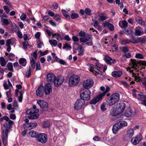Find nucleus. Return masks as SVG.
<instances>
[{"label":"nucleus","instance_id":"f257e3e1","mask_svg":"<svg viewBox=\"0 0 146 146\" xmlns=\"http://www.w3.org/2000/svg\"><path fill=\"white\" fill-rule=\"evenodd\" d=\"M120 95L119 93H115L112 94L108 99L107 104L111 106L118 102L119 100Z\"/></svg>","mask_w":146,"mask_h":146},{"label":"nucleus","instance_id":"f03ea898","mask_svg":"<svg viewBox=\"0 0 146 146\" xmlns=\"http://www.w3.org/2000/svg\"><path fill=\"white\" fill-rule=\"evenodd\" d=\"M127 123L124 121H121L115 123L113 126L112 131L114 134H116L117 132L123 127L127 125Z\"/></svg>","mask_w":146,"mask_h":146},{"label":"nucleus","instance_id":"7ed1b4c3","mask_svg":"<svg viewBox=\"0 0 146 146\" xmlns=\"http://www.w3.org/2000/svg\"><path fill=\"white\" fill-rule=\"evenodd\" d=\"M80 80L78 76L73 75L71 76L69 79V84L70 86H74L78 84Z\"/></svg>","mask_w":146,"mask_h":146},{"label":"nucleus","instance_id":"20e7f679","mask_svg":"<svg viewBox=\"0 0 146 146\" xmlns=\"http://www.w3.org/2000/svg\"><path fill=\"white\" fill-rule=\"evenodd\" d=\"M39 110H27V114L31 115L28 117L29 119H33L38 118L39 117V115L37 114L39 112Z\"/></svg>","mask_w":146,"mask_h":146},{"label":"nucleus","instance_id":"39448f33","mask_svg":"<svg viewBox=\"0 0 146 146\" xmlns=\"http://www.w3.org/2000/svg\"><path fill=\"white\" fill-rule=\"evenodd\" d=\"M90 92L88 90H81L80 94V99L84 101L89 100L90 98Z\"/></svg>","mask_w":146,"mask_h":146},{"label":"nucleus","instance_id":"423d86ee","mask_svg":"<svg viewBox=\"0 0 146 146\" xmlns=\"http://www.w3.org/2000/svg\"><path fill=\"white\" fill-rule=\"evenodd\" d=\"M36 139L38 142L43 144L47 141L48 137L45 134L41 133L38 135Z\"/></svg>","mask_w":146,"mask_h":146},{"label":"nucleus","instance_id":"0eeeda50","mask_svg":"<svg viewBox=\"0 0 146 146\" xmlns=\"http://www.w3.org/2000/svg\"><path fill=\"white\" fill-rule=\"evenodd\" d=\"M64 78L62 76H59L56 77L54 83L55 87H58L60 86L64 81Z\"/></svg>","mask_w":146,"mask_h":146},{"label":"nucleus","instance_id":"6e6552de","mask_svg":"<svg viewBox=\"0 0 146 146\" xmlns=\"http://www.w3.org/2000/svg\"><path fill=\"white\" fill-rule=\"evenodd\" d=\"M123 114L126 117H129L137 113V110H122Z\"/></svg>","mask_w":146,"mask_h":146},{"label":"nucleus","instance_id":"1a4fd4ad","mask_svg":"<svg viewBox=\"0 0 146 146\" xmlns=\"http://www.w3.org/2000/svg\"><path fill=\"white\" fill-rule=\"evenodd\" d=\"M94 84V82L92 80H87L84 81L83 83V86L85 89H88L92 87Z\"/></svg>","mask_w":146,"mask_h":146},{"label":"nucleus","instance_id":"9d476101","mask_svg":"<svg viewBox=\"0 0 146 146\" xmlns=\"http://www.w3.org/2000/svg\"><path fill=\"white\" fill-rule=\"evenodd\" d=\"M56 76L52 73H49L47 74L46 76L47 81L48 84H52L54 82Z\"/></svg>","mask_w":146,"mask_h":146},{"label":"nucleus","instance_id":"9b49d317","mask_svg":"<svg viewBox=\"0 0 146 146\" xmlns=\"http://www.w3.org/2000/svg\"><path fill=\"white\" fill-rule=\"evenodd\" d=\"M85 103V101L82 99L77 100L75 104L74 108L76 110H80Z\"/></svg>","mask_w":146,"mask_h":146},{"label":"nucleus","instance_id":"f8f14e48","mask_svg":"<svg viewBox=\"0 0 146 146\" xmlns=\"http://www.w3.org/2000/svg\"><path fill=\"white\" fill-rule=\"evenodd\" d=\"M142 139V135L140 133L137 136L133 137L131 139V142L133 144L135 145L138 144Z\"/></svg>","mask_w":146,"mask_h":146},{"label":"nucleus","instance_id":"ddd939ff","mask_svg":"<svg viewBox=\"0 0 146 146\" xmlns=\"http://www.w3.org/2000/svg\"><path fill=\"white\" fill-rule=\"evenodd\" d=\"M126 105L124 102H120L115 104L113 107V110H125Z\"/></svg>","mask_w":146,"mask_h":146},{"label":"nucleus","instance_id":"4468645a","mask_svg":"<svg viewBox=\"0 0 146 146\" xmlns=\"http://www.w3.org/2000/svg\"><path fill=\"white\" fill-rule=\"evenodd\" d=\"M137 97L141 103L146 106V96H145L143 94H138Z\"/></svg>","mask_w":146,"mask_h":146},{"label":"nucleus","instance_id":"2eb2a0df","mask_svg":"<svg viewBox=\"0 0 146 146\" xmlns=\"http://www.w3.org/2000/svg\"><path fill=\"white\" fill-rule=\"evenodd\" d=\"M44 87L42 85H40L36 91V94L37 96L42 97L44 94Z\"/></svg>","mask_w":146,"mask_h":146},{"label":"nucleus","instance_id":"dca6fc26","mask_svg":"<svg viewBox=\"0 0 146 146\" xmlns=\"http://www.w3.org/2000/svg\"><path fill=\"white\" fill-rule=\"evenodd\" d=\"M50 84H46L44 88L45 94L47 95H49L52 92V88Z\"/></svg>","mask_w":146,"mask_h":146},{"label":"nucleus","instance_id":"f3484780","mask_svg":"<svg viewBox=\"0 0 146 146\" xmlns=\"http://www.w3.org/2000/svg\"><path fill=\"white\" fill-rule=\"evenodd\" d=\"M37 103L41 108L47 109L48 108V104L46 102L43 100H39L37 101Z\"/></svg>","mask_w":146,"mask_h":146},{"label":"nucleus","instance_id":"a211bd4d","mask_svg":"<svg viewBox=\"0 0 146 146\" xmlns=\"http://www.w3.org/2000/svg\"><path fill=\"white\" fill-rule=\"evenodd\" d=\"M104 60L109 65H111L112 63H115L116 61L115 59L113 60L112 58H110L107 55H106L104 58Z\"/></svg>","mask_w":146,"mask_h":146},{"label":"nucleus","instance_id":"6ab92c4d","mask_svg":"<svg viewBox=\"0 0 146 146\" xmlns=\"http://www.w3.org/2000/svg\"><path fill=\"white\" fill-rule=\"evenodd\" d=\"M135 34L136 36H141L144 34V32L143 31L142 29L139 27H136L135 29Z\"/></svg>","mask_w":146,"mask_h":146},{"label":"nucleus","instance_id":"aec40b11","mask_svg":"<svg viewBox=\"0 0 146 146\" xmlns=\"http://www.w3.org/2000/svg\"><path fill=\"white\" fill-rule=\"evenodd\" d=\"M102 96L101 94L98 95L93 99L91 100L90 101V104H96L101 99H102Z\"/></svg>","mask_w":146,"mask_h":146},{"label":"nucleus","instance_id":"412c9836","mask_svg":"<svg viewBox=\"0 0 146 146\" xmlns=\"http://www.w3.org/2000/svg\"><path fill=\"white\" fill-rule=\"evenodd\" d=\"M131 62L132 64V65L131 66V67L132 68L134 69V70L136 71H138V70L136 67H138L139 66V63L138 62L136 61L135 60H133L131 59Z\"/></svg>","mask_w":146,"mask_h":146},{"label":"nucleus","instance_id":"4be33fe9","mask_svg":"<svg viewBox=\"0 0 146 146\" xmlns=\"http://www.w3.org/2000/svg\"><path fill=\"white\" fill-rule=\"evenodd\" d=\"M122 74V72L121 71H114L111 73L112 76L115 78L119 77Z\"/></svg>","mask_w":146,"mask_h":146},{"label":"nucleus","instance_id":"5701e85b","mask_svg":"<svg viewBox=\"0 0 146 146\" xmlns=\"http://www.w3.org/2000/svg\"><path fill=\"white\" fill-rule=\"evenodd\" d=\"M122 110H111L110 114L113 116H116L123 112Z\"/></svg>","mask_w":146,"mask_h":146},{"label":"nucleus","instance_id":"b1692460","mask_svg":"<svg viewBox=\"0 0 146 146\" xmlns=\"http://www.w3.org/2000/svg\"><path fill=\"white\" fill-rule=\"evenodd\" d=\"M140 38L132 37L130 40V43L137 44L140 42Z\"/></svg>","mask_w":146,"mask_h":146},{"label":"nucleus","instance_id":"393cba45","mask_svg":"<svg viewBox=\"0 0 146 146\" xmlns=\"http://www.w3.org/2000/svg\"><path fill=\"white\" fill-rule=\"evenodd\" d=\"M29 134L32 137L36 138V139L38 135V133L36 131L32 130L30 131Z\"/></svg>","mask_w":146,"mask_h":146},{"label":"nucleus","instance_id":"a878e982","mask_svg":"<svg viewBox=\"0 0 146 146\" xmlns=\"http://www.w3.org/2000/svg\"><path fill=\"white\" fill-rule=\"evenodd\" d=\"M134 134L133 129H129L127 132V136L129 138H131Z\"/></svg>","mask_w":146,"mask_h":146},{"label":"nucleus","instance_id":"bb28decb","mask_svg":"<svg viewBox=\"0 0 146 146\" xmlns=\"http://www.w3.org/2000/svg\"><path fill=\"white\" fill-rule=\"evenodd\" d=\"M30 58L31 61V65L32 68L34 69L35 68V65H36L35 60L32 57H30Z\"/></svg>","mask_w":146,"mask_h":146},{"label":"nucleus","instance_id":"cd10ccee","mask_svg":"<svg viewBox=\"0 0 146 146\" xmlns=\"http://www.w3.org/2000/svg\"><path fill=\"white\" fill-rule=\"evenodd\" d=\"M129 70L130 73H132V76L135 78V81L137 82L140 81V79L139 77L136 76V74L132 72L133 70H132L131 69H130Z\"/></svg>","mask_w":146,"mask_h":146},{"label":"nucleus","instance_id":"c85d7f7f","mask_svg":"<svg viewBox=\"0 0 146 146\" xmlns=\"http://www.w3.org/2000/svg\"><path fill=\"white\" fill-rule=\"evenodd\" d=\"M106 25L108 27V28L110 30L113 31L114 30V27L112 24L109 22H106Z\"/></svg>","mask_w":146,"mask_h":146},{"label":"nucleus","instance_id":"c756f323","mask_svg":"<svg viewBox=\"0 0 146 146\" xmlns=\"http://www.w3.org/2000/svg\"><path fill=\"white\" fill-rule=\"evenodd\" d=\"M19 63L23 66H25L26 64V61L25 59L21 58L19 60Z\"/></svg>","mask_w":146,"mask_h":146},{"label":"nucleus","instance_id":"7c9ffc66","mask_svg":"<svg viewBox=\"0 0 146 146\" xmlns=\"http://www.w3.org/2000/svg\"><path fill=\"white\" fill-rule=\"evenodd\" d=\"M89 36L88 37L89 39L88 41L86 42V44L88 46H92L93 45V43L92 42V39L91 36L89 35Z\"/></svg>","mask_w":146,"mask_h":146},{"label":"nucleus","instance_id":"2f4dec72","mask_svg":"<svg viewBox=\"0 0 146 146\" xmlns=\"http://www.w3.org/2000/svg\"><path fill=\"white\" fill-rule=\"evenodd\" d=\"M3 126L5 127V132L6 136H8V134L9 131L8 129V124L7 123L3 124Z\"/></svg>","mask_w":146,"mask_h":146},{"label":"nucleus","instance_id":"473e14b6","mask_svg":"<svg viewBox=\"0 0 146 146\" xmlns=\"http://www.w3.org/2000/svg\"><path fill=\"white\" fill-rule=\"evenodd\" d=\"M52 36L53 38L55 37L57 40H62L61 36L59 34L55 33L54 34H52Z\"/></svg>","mask_w":146,"mask_h":146},{"label":"nucleus","instance_id":"72a5a7b5","mask_svg":"<svg viewBox=\"0 0 146 146\" xmlns=\"http://www.w3.org/2000/svg\"><path fill=\"white\" fill-rule=\"evenodd\" d=\"M1 22L3 25L6 26L8 25L9 23L8 20L6 18H2Z\"/></svg>","mask_w":146,"mask_h":146},{"label":"nucleus","instance_id":"f704fd0d","mask_svg":"<svg viewBox=\"0 0 146 146\" xmlns=\"http://www.w3.org/2000/svg\"><path fill=\"white\" fill-rule=\"evenodd\" d=\"M124 32L127 35H132L133 34V31L130 29L124 30Z\"/></svg>","mask_w":146,"mask_h":146},{"label":"nucleus","instance_id":"c9c22d12","mask_svg":"<svg viewBox=\"0 0 146 146\" xmlns=\"http://www.w3.org/2000/svg\"><path fill=\"white\" fill-rule=\"evenodd\" d=\"M15 55L13 53H10L7 58L9 60L11 61L14 60L15 59Z\"/></svg>","mask_w":146,"mask_h":146},{"label":"nucleus","instance_id":"e433bc0d","mask_svg":"<svg viewBox=\"0 0 146 146\" xmlns=\"http://www.w3.org/2000/svg\"><path fill=\"white\" fill-rule=\"evenodd\" d=\"M0 62L1 65L2 66H5L6 64V62L5 60V59L3 57L0 58Z\"/></svg>","mask_w":146,"mask_h":146},{"label":"nucleus","instance_id":"4c0bfd02","mask_svg":"<svg viewBox=\"0 0 146 146\" xmlns=\"http://www.w3.org/2000/svg\"><path fill=\"white\" fill-rule=\"evenodd\" d=\"M24 92L23 90H21L20 92V95L18 97V101L19 102H21L22 100L23 94Z\"/></svg>","mask_w":146,"mask_h":146},{"label":"nucleus","instance_id":"58836bf2","mask_svg":"<svg viewBox=\"0 0 146 146\" xmlns=\"http://www.w3.org/2000/svg\"><path fill=\"white\" fill-rule=\"evenodd\" d=\"M63 49H66V50H70L71 48V46L67 43H66L63 47Z\"/></svg>","mask_w":146,"mask_h":146},{"label":"nucleus","instance_id":"ea45409f","mask_svg":"<svg viewBox=\"0 0 146 146\" xmlns=\"http://www.w3.org/2000/svg\"><path fill=\"white\" fill-rule=\"evenodd\" d=\"M50 123L48 121H44L43 123V127L44 128L48 127H49L50 125Z\"/></svg>","mask_w":146,"mask_h":146},{"label":"nucleus","instance_id":"a19ab883","mask_svg":"<svg viewBox=\"0 0 146 146\" xmlns=\"http://www.w3.org/2000/svg\"><path fill=\"white\" fill-rule=\"evenodd\" d=\"M7 67L8 68L9 70L12 71L13 70V64L12 63L9 62L7 65Z\"/></svg>","mask_w":146,"mask_h":146},{"label":"nucleus","instance_id":"79ce46f5","mask_svg":"<svg viewBox=\"0 0 146 146\" xmlns=\"http://www.w3.org/2000/svg\"><path fill=\"white\" fill-rule=\"evenodd\" d=\"M140 81L142 82L143 86L144 88L146 87V78L140 79Z\"/></svg>","mask_w":146,"mask_h":146},{"label":"nucleus","instance_id":"37998d69","mask_svg":"<svg viewBox=\"0 0 146 146\" xmlns=\"http://www.w3.org/2000/svg\"><path fill=\"white\" fill-rule=\"evenodd\" d=\"M28 69V70L27 71V72L25 74V76L26 77L29 78L30 77L31 75V68L30 66H29Z\"/></svg>","mask_w":146,"mask_h":146},{"label":"nucleus","instance_id":"c03bdc74","mask_svg":"<svg viewBox=\"0 0 146 146\" xmlns=\"http://www.w3.org/2000/svg\"><path fill=\"white\" fill-rule=\"evenodd\" d=\"M84 12L88 16H90L91 15V10L89 8H86L85 9Z\"/></svg>","mask_w":146,"mask_h":146},{"label":"nucleus","instance_id":"a18cd8bd","mask_svg":"<svg viewBox=\"0 0 146 146\" xmlns=\"http://www.w3.org/2000/svg\"><path fill=\"white\" fill-rule=\"evenodd\" d=\"M49 42L50 44L52 46H55L57 45V41L56 40H50L49 41Z\"/></svg>","mask_w":146,"mask_h":146},{"label":"nucleus","instance_id":"49530a36","mask_svg":"<svg viewBox=\"0 0 146 146\" xmlns=\"http://www.w3.org/2000/svg\"><path fill=\"white\" fill-rule=\"evenodd\" d=\"M122 26H119L122 28H126L127 27L128 23L126 21L124 20L122 21Z\"/></svg>","mask_w":146,"mask_h":146},{"label":"nucleus","instance_id":"de8ad7c7","mask_svg":"<svg viewBox=\"0 0 146 146\" xmlns=\"http://www.w3.org/2000/svg\"><path fill=\"white\" fill-rule=\"evenodd\" d=\"M28 126L31 128H34L37 126V124L36 123H28Z\"/></svg>","mask_w":146,"mask_h":146},{"label":"nucleus","instance_id":"09e8293b","mask_svg":"<svg viewBox=\"0 0 146 146\" xmlns=\"http://www.w3.org/2000/svg\"><path fill=\"white\" fill-rule=\"evenodd\" d=\"M130 43V40L128 39H125L122 40L121 42V43L122 44L125 45L127 44H129Z\"/></svg>","mask_w":146,"mask_h":146},{"label":"nucleus","instance_id":"8fccbe9b","mask_svg":"<svg viewBox=\"0 0 146 146\" xmlns=\"http://www.w3.org/2000/svg\"><path fill=\"white\" fill-rule=\"evenodd\" d=\"M108 17L105 15H104L103 14H102L100 16L99 18V20L101 21H103L107 19Z\"/></svg>","mask_w":146,"mask_h":146},{"label":"nucleus","instance_id":"3c124183","mask_svg":"<svg viewBox=\"0 0 146 146\" xmlns=\"http://www.w3.org/2000/svg\"><path fill=\"white\" fill-rule=\"evenodd\" d=\"M80 40L81 42L86 43V42L88 41V39L85 38H81L80 39Z\"/></svg>","mask_w":146,"mask_h":146},{"label":"nucleus","instance_id":"603ef678","mask_svg":"<svg viewBox=\"0 0 146 146\" xmlns=\"http://www.w3.org/2000/svg\"><path fill=\"white\" fill-rule=\"evenodd\" d=\"M138 94V92L136 90H133L132 95L133 96L137 99V97Z\"/></svg>","mask_w":146,"mask_h":146},{"label":"nucleus","instance_id":"864d4df0","mask_svg":"<svg viewBox=\"0 0 146 146\" xmlns=\"http://www.w3.org/2000/svg\"><path fill=\"white\" fill-rule=\"evenodd\" d=\"M9 119V118L7 116L5 115L0 118V121L2 122L3 121V120H5L6 121H8Z\"/></svg>","mask_w":146,"mask_h":146},{"label":"nucleus","instance_id":"5fc2aeb1","mask_svg":"<svg viewBox=\"0 0 146 146\" xmlns=\"http://www.w3.org/2000/svg\"><path fill=\"white\" fill-rule=\"evenodd\" d=\"M32 56H33V58L34 59L36 60L37 58V52L35 51L32 54H31Z\"/></svg>","mask_w":146,"mask_h":146},{"label":"nucleus","instance_id":"6e6d98bb","mask_svg":"<svg viewBox=\"0 0 146 146\" xmlns=\"http://www.w3.org/2000/svg\"><path fill=\"white\" fill-rule=\"evenodd\" d=\"M78 14L76 13H73L71 15V18L73 19H74L78 17Z\"/></svg>","mask_w":146,"mask_h":146},{"label":"nucleus","instance_id":"4d7b16f0","mask_svg":"<svg viewBox=\"0 0 146 146\" xmlns=\"http://www.w3.org/2000/svg\"><path fill=\"white\" fill-rule=\"evenodd\" d=\"M135 57L139 59H143V56L140 53H137L136 54Z\"/></svg>","mask_w":146,"mask_h":146},{"label":"nucleus","instance_id":"13d9d810","mask_svg":"<svg viewBox=\"0 0 146 146\" xmlns=\"http://www.w3.org/2000/svg\"><path fill=\"white\" fill-rule=\"evenodd\" d=\"M3 9L6 13L8 14L9 13L10 10L8 6H3Z\"/></svg>","mask_w":146,"mask_h":146},{"label":"nucleus","instance_id":"bf43d9fd","mask_svg":"<svg viewBox=\"0 0 146 146\" xmlns=\"http://www.w3.org/2000/svg\"><path fill=\"white\" fill-rule=\"evenodd\" d=\"M43 45V44L42 42L39 41L37 42V45L38 48H41Z\"/></svg>","mask_w":146,"mask_h":146},{"label":"nucleus","instance_id":"052dcab7","mask_svg":"<svg viewBox=\"0 0 146 146\" xmlns=\"http://www.w3.org/2000/svg\"><path fill=\"white\" fill-rule=\"evenodd\" d=\"M3 1L10 7L11 8L12 7L11 3L8 0H3Z\"/></svg>","mask_w":146,"mask_h":146},{"label":"nucleus","instance_id":"680f3d73","mask_svg":"<svg viewBox=\"0 0 146 146\" xmlns=\"http://www.w3.org/2000/svg\"><path fill=\"white\" fill-rule=\"evenodd\" d=\"M23 47L25 49H26L29 46L28 42H23Z\"/></svg>","mask_w":146,"mask_h":146},{"label":"nucleus","instance_id":"e2e57ef3","mask_svg":"<svg viewBox=\"0 0 146 146\" xmlns=\"http://www.w3.org/2000/svg\"><path fill=\"white\" fill-rule=\"evenodd\" d=\"M137 22L138 24L141 25H144L145 24L143 20L141 19H138L137 20Z\"/></svg>","mask_w":146,"mask_h":146},{"label":"nucleus","instance_id":"0e129e2a","mask_svg":"<svg viewBox=\"0 0 146 146\" xmlns=\"http://www.w3.org/2000/svg\"><path fill=\"white\" fill-rule=\"evenodd\" d=\"M27 15L24 13H23L20 17V19L21 20L24 21L26 18Z\"/></svg>","mask_w":146,"mask_h":146},{"label":"nucleus","instance_id":"69168bd1","mask_svg":"<svg viewBox=\"0 0 146 146\" xmlns=\"http://www.w3.org/2000/svg\"><path fill=\"white\" fill-rule=\"evenodd\" d=\"M3 86L4 87V89L5 90H7L9 89V86L7 83V82L6 81H4V83L3 85Z\"/></svg>","mask_w":146,"mask_h":146},{"label":"nucleus","instance_id":"338daca9","mask_svg":"<svg viewBox=\"0 0 146 146\" xmlns=\"http://www.w3.org/2000/svg\"><path fill=\"white\" fill-rule=\"evenodd\" d=\"M48 50H46L44 52H42L41 51H39V52L40 53V54L42 56H43L44 55L47 54L48 53Z\"/></svg>","mask_w":146,"mask_h":146},{"label":"nucleus","instance_id":"774afa93","mask_svg":"<svg viewBox=\"0 0 146 146\" xmlns=\"http://www.w3.org/2000/svg\"><path fill=\"white\" fill-rule=\"evenodd\" d=\"M17 34L18 37L20 38H22L23 36L21 32L20 31H18L17 32Z\"/></svg>","mask_w":146,"mask_h":146}]
</instances>
